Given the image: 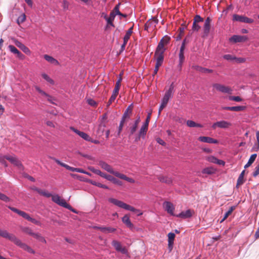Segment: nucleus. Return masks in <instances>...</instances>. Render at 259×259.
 <instances>
[{"mask_svg":"<svg viewBox=\"0 0 259 259\" xmlns=\"http://www.w3.org/2000/svg\"><path fill=\"white\" fill-rule=\"evenodd\" d=\"M0 236L9 239L11 241L13 242L15 244L29 253L32 254L35 253V251L31 247L26 243L22 242L15 235L12 234H10L6 230H2L0 229Z\"/></svg>","mask_w":259,"mask_h":259,"instance_id":"1","label":"nucleus"},{"mask_svg":"<svg viewBox=\"0 0 259 259\" xmlns=\"http://www.w3.org/2000/svg\"><path fill=\"white\" fill-rule=\"evenodd\" d=\"M99 165L104 170H106L107 171L110 172V174H113L115 177L120 178L122 180H124L129 183H134L135 182V181L131 178L127 177L126 175L120 173L117 171H114L113 169V168L109 165L108 163H106L104 161H101L99 163Z\"/></svg>","mask_w":259,"mask_h":259,"instance_id":"2","label":"nucleus"},{"mask_svg":"<svg viewBox=\"0 0 259 259\" xmlns=\"http://www.w3.org/2000/svg\"><path fill=\"white\" fill-rule=\"evenodd\" d=\"M108 201L110 203H113V204L126 210H128L131 211L135 212L136 213H139L138 215H141L142 214V212H140V210L136 209L134 207L127 204L126 203L120 201L118 200L115 198H110L108 199Z\"/></svg>","mask_w":259,"mask_h":259,"instance_id":"3","label":"nucleus"},{"mask_svg":"<svg viewBox=\"0 0 259 259\" xmlns=\"http://www.w3.org/2000/svg\"><path fill=\"white\" fill-rule=\"evenodd\" d=\"M51 197H52V201L55 203L74 212L73 209L72 208V207L69 204H68L64 199L61 198V197L58 195H52V196Z\"/></svg>","mask_w":259,"mask_h":259,"instance_id":"4","label":"nucleus"},{"mask_svg":"<svg viewBox=\"0 0 259 259\" xmlns=\"http://www.w3.org/2000/svg\"><path fill=\"white\" fill-rule=\"evenodd\" d=\"M212 87L217 91L223 93H227L228 94H232V90L229 87L225 85L215 83L212 84Z\"/></svg>","mask_w":259,"mask_h":259,"instance_id":"5","label":"nucleus"},{"mask_svg":"<svg viewBox=\"0 0 259 259\" xmlns=\"http://www.w3.org/2000/svg\"><path fill=\"white\" fill-rule=\"evenodd\" d=\"M158 22V20L155 17H153L152 19H149L145 23L144 25V29L148 32L154 29Z\"/></svg>","mask_w":259,"mask_h":259,"instance_id":"6","label":"nucleus"},{"mask_svg":"<svg viewBox=\"0 0 259 259\" xmlns=\"http://www.w3.org/2000/svg\"><path fill=\"white\" fill-rule=\"evenodd\" d=\"M174 89V83H172L170 85L169 89L165 92L162 99L161 103L166 105L167 104L169 99L172 97Z\"/></svg>","mask_w":259,"mask_h":259,"instance_id":"7","label":"nucleus"},{"mask_svg":"<svg viewBox=\"0 0 259 259\" xmlns=\"http://www.w3.org/2000/svg\"><path fill=\"white\" fill-rule=\"evenodd\" d=\"M203 18L198 15H196L193 19L192 28V30L193 31H198L201 28V26L199 25V23L203 22Z\"/></svg>","mask_w":259,"mask_h":259,"instance_id":"8","label":"nucleus"},{"mask_svg":"<svg viewBox=\"0 0 259 259\" xmlns=\"http://www.w3.org/2000/svg\"><path fill=\"white\" fill-rule=\"evenodd\" d=\"M231 126L232 123L231 122L225 120H221L213 123L211 127L213 130L216 129L217 127L226 129L230 127Z\"/></svg>","mask_w":259,"mask_h":259,"instance_id":"9","label":"nucleus"},{"mask_svg":"<svg viewBox=\"0 0 259 259\" xmlns=\"http://www.w3.org/2000/svg\"><path fill=\"white\" fill-rule=\"evenodd\" d=\"M112 245L116 251L120 252L122 254L127 253L128 251L127 249L124 246H122L120 242L114 240L112 242Z\"/></svg>","mask_w":259,"mask_h":259,"instance_id":"10","label":"nucleus"},{"mask_svg":"<svg viewBox=\"0 0 259 259\" xmlns=\"http://www.w3.org/2000/svg\"><path fill=\"white\" fill-rule=\"evenodd\" d=\"M6 158L11 163L17 166L20 170L23 169V166L22 163L15 156L6 155Z\"/></svg>","mask_w":259,"mask_h":259,"instance_id":"11","label":"nucleus"},{"mask_svg":"<svg viewBox=\"0 0 259 259\" xmlns=\"http://www.w3.org/2000/svg\"><path fill=\"white\" fill-rule=\"evenodd\" d=\"M163 207L164 209L171 215H175L174 210L175 206L174 204L169 201H165L163 203Z\"/></svg>","mask_w":259,"mask_h":259,"instance_id":"12","label":"nucleus"},{"mask_svg":"<svg viewBox=\"0 0 259 259\" xmlns=\"http://www.w3.org/2000/svg\"><path fill=\"white\" fill-rule=\"evenodd\" d=\"M233 19L234 21L244 22L246 23H252L254 21L251 18L236 14L233 15Z\"/></svg>","mask_w":259,"mask_h":259,"instance_id":"13","label":"nucleus"},{"mask_svg":"<svg viewBox=\"0 0 259 259\" xmlns=\"http://www.w3.org/2000/svg\"><path fill=\"white\" fill-rule=\"evenodd\" d=\"M211 21V19L208 17L204 21L203 29L204 35L205 36H207L210 32Z\"/></svg>","mask_w":259,"mask_h":259,"instance_id":"14","label":"nucleus"},{"mask_svg":"<svg viewBox=\"0 0 259 259\" xmlns=\"http://www.w3.org/2000/svg\"><path fill=\"white\" fill-rule=\"evenodd\" d=\"M100 176L101 177L108 180V181L112 182L114 184L117 185L118 186L122 185V182L121 181L115 178L114 177H112L111 175H107V174L102 172L101 174H100Z\"/></svg>","mask_w":259,"mask_h":259,"instance_id":"15","label":"nucleus"},{"mask_svg":"<svg viewBox=\"0 0 259 259\" xmlns=\"http://www.w3.org/2000/svg\"><path fill=\"white\" fill-rule=\"evenodd\" d=\"M70 128L72 131L75 133L76 134H77L79 137L82 138L84 140L87 141H91L92 138L87 134L83 132L79 131V130L75 128L74 127L72 126H71Z\"/></svg>","mask_w":259,"mask_h":259,"instance_id":"16","label":"nucleus"},{"mask_svg":"<svg viewBox=\"0 0 259 259\" xmlns=\"http://www.w3.org/2000/svg\"><path fill=\"white\" fill-rule=\"evenodd\" d=\"M248 40L246 36L234 35L230 38L229 40L234 43L245 42Z\"/></svg>","mask_w":259,"mask_h":259,"instance_id":"17","label":"nucleus"},{"mask_svg":"<svg viewBox=\"0 0 259 259\" xmlns=\"http://www.w3.org/2000/svg\"><path fill=\"white\" fill-rule=\"evenodd\" d=\"M11 39L13 41V42L15 44V45L18 48H19L25 53H30V51L29 49L27 47H26L24 44H23L22 43H21L19 40H18L14 37L11 38Z\"/></svg>","mask_w":259,"mask_h":259,"instance_id":"18","label":"nucleus"},{"mask_svg":"<svg viewBox=\"0 0 259 259\" xmlns=\"http://www.w3.org/2000/svg\"><path fill=\"white\" fill-rule=\"evenodd\" d=\"M34 88L36 91L38 92V93H39L42 96L46 97L47 98V100L49 102L52 104H54V103L53 102V100H54V99L52 96H51L47 93H46L45 91L42 90L39 87L36 85L34 87Z\"/></svg>","mask_w":259,"mask_h":259,"instance_id":"19","label":"nucleus"},{"mask_svg":"<svg viewBox=\"0 0 259 259\" xmlns=\"http://www.w3.org/2000/svg\"><path fill=\"white\" fill-rule=\"evenodd\" d=\"M8 207L12 211L17 213L18 214H19V215L21 216L22 217H23V218L25 219L28 221H29V219L30 218V216L28 213L23 211L20 210L12 206H9Z\"/></svg>","mask_w":259,"mask_h":259,"instance_id":"20","label":"nucleus"},{"mask_svg":"<svg viewBox=\"0 0 259 259\" xmlns=\"http://www.w3.org/2000/svg\"><path fill=\"white\" fill-rule=\"evenodd\" d=\"M8 48L10 52L14 54L17 55V57L23 60L25 58V56L23 54H22L16 47H15L13 45H9L8 46Z\"/></svg>","mask_w":259,"mask_h":259,"instance_id":"21","label":"nucleus"},{"mask_svg":"<svg viewBox=\"0 0 259 259\" xmlns=\"http://www.w3.org/2000/svg\"><path fill=\"white\" fill-rule=\"evenodd\" d=\"M198 140L204 143L218 144V141L209 137L201 136L198 138Z\"/></svg>","mask_w":259,"mask_h":259,"instance_id":"22","label":"nucleus"},{"mask_svg":"<svg viewBox=\"0 0 259 259\" xmlns=\"http://www.w3.org/2000/svg\"><path fill=\"white\" fill-rule=\"evenodd\" d=\"M192 68L193 69H194L198 72L203 73L206 74V73H211L213 72V70L212 69H209L208 68H204V67H202L198 66V65H193L192 66Z\"/></svg>","mask_w":259,"mask_h":259,"instance_id":"23","label":"nucleus"},{"mask_svg":"<svg viewBox=\"0 0 259 259\" xmlns=\"http://www.w3.org/2000/svg\"><path fill=\"white\" fill-rule=\"evenodd\" d=\"M52 159H53V160H54L57 164H58L59 165L66 168L68 170H69L71 171H75L76 172V168H74V167H71V166H70L69 165L64 163H63L61 161H60V160H59L58 159L54 158V157H50Z\"/></svg>","mask_w":259,"mask_h":259,"instance_id":"24","label":"nucleus"},{"mask_svg":"<svg viewBox=\"0 0 259 259\" xmlns=\"http://www.w3.org/2000/svg\"><path fill=\"white\" fill-rule=\"evenodd\" d=\"M206 160L211 163H215L219 165H225V162L222 160H220L213 156H209L206 158Z\"/></svg>","mask_w":259,"mask_h":259,"instance_id":"25","label":"nucleus"},{"mask_svg":"<svg viewBox=\"0 0 259 259\" xmlns=\"http://www.w3.org/2000/svg\"><path fill=\"white\" fill-rule=\"evenodd\" d=\"M157 177L160 182L165 183L168 185L171 184L172 182V180L171 178L169 177L168 176L160 175L157 176Z\"/></svg>","mask_w":259,"mask_h":259,"instance_id":"26","label":"nucleus"},{"mask_svg":"<svg viewBox=\"0 0 259 259\" xmlns=\"http://www.w3.org/2000/svg\"><path fill=\"white\" fill-rule=\"evenodd\" d=\"M168 248L171 251L173 248L174 241L175 238V234L174 233L168 234Z\"/></svg>","mask_w":259,"mask_h":259,"instance_id":"27","label":"nucleus"},{"mask_svg":"<svg viewBox=\"0 0 259 259\" xmlns=\"http://www.w3.org/2000/svg\"><path fill=\"white\" fill-rule=\"evenodd\" d=\"M164 45L159 41L155 52V55H163V53L165 50Z\"/></svg>","mask_w":259,"mask_h":259,"instance_id":"28","label":"nucleus"},{"mask_svg":"<svg viewBox=\"0 0 259 259\" xmlns=\"http://www.w3.org/2000/svg\"><path fill=\"white\" fill-rule=\"evenodd\" d=\"M193 212L190 209H188L185 211L181 212L179 214L176 215V217L183 219L189 218L192 217Z\"/></svg>","mask_w":259,"mask_h":259,"instance_id":"29","label":"nucleus"},{"mask_svg":"<svg viewBox=\"0 0 259 259\" xmlns=\"http://www.w3.org/2000/svg\"><path fill=\"white\" fill-rule=\"evenodd\" d=\"M186 27L187 25L185 24V23H183L182 24L181 27L179 28V32L177 36H176L177 40H180L182 38V37L184 33V30Z\"/></svg>","mask_w":259,"mask_h":259,"instance_id":"30","label":"nucleus"},{"mask_svg":"<svg viewBox=\"0 0 259 259\" xmlns=\"http://www.w3.org/2000/svg\"><path fill=\"white\" fill-rule=\"evenodd\" d=\"M44 57L46 61L52 64L55 65H58L59 64V62L56 59L54 58L51 56L48 55H45Z\"/></svg>","mask_w":259,"mask_h":259,"instance_id":"31","label":"nucleus"},{"mask_svg":"<svg viewBox=\"0 0 259 259\" xmlns=\"http://www.w3.org/2000/svg\"><path fill=\"white\" fill-rule=\"evenodd\" d=\"M147 131L141 127L138 136L135 138V141L138 142L140 141L141 138L144 139L146 135Z\"/></svg>","mask_w":259,"mask_h":259,"instance_id":"32","label":"nucleus"},{"mask_svg":"<svg viewBox=\"0 0 259 259\" xmlns=\"http://www.w3.org/2000/svg\"><path fill=\"white\" fill-rule=\"evenodd\" d=\"M33 238L36 239L37 240H38L39 242H40L41 243H44L46 244L47 241L45 239V238L42 236L40 233L36 232L34 233L33 236Z\"/></svg>","mask_w":259,"mask_h":259,"instance_id":"33","label":"nucleus"},{"mask_svg":"<svg viewBox=\"0 0 259 259\" xmlns=\"http://www.w3.org/2000/svg\"><path fill=\"white\" fill-rule=\"evenodd\" d=\"M245 174V170H243L241 173L240 174L236 184V188H239L241 185H242L244 182V176Z\"/></svg>","mask_w":259,"mask_h":259,"instance_id":"34","label":"nucleus"},{"mask_svg":"<svg viewBox=\"0 0 259 259\" xmlns=\"http://www.w3.org/2000/svg\"><path fill=\"white\" fill-rule=\"evenodd\" d=\"M115 16H114V15L113 14V13H110L109 17H108L106 20L107 22V25L106 26V29H107L109 27V25L111 26L112 27L115 26L114 24L113 23V22L115 18Z\"/></svg>","mask_w":259,"mask_h":259,"instance_id":"35","label":"nucleus"},{"mask_svg":"<svg viewBox=\"0 0 259 259\" xmlns=\"http://www.w3.org/2000/svg\"><path fill=\"white\" fill-rule=\"evenodd\" d=\"M122 221L123 223H124L128 227L132 228L133 227V225L131 223L130 217L128 215H125L123 216V217L122 218Z\"/></svg>","mask_w":259,"mask_h":259,"instance_id":"36","label":"nucleus"},{"mask_svg":"<svg viewBox=\"0 0 259 259\" xmlns=\"http://www.w3.org/2000/svg\"><path fill=\"white\" fill-rule=\"evenodd\" d=\"M155 56H156V62L155 64V67L159 69V67L161 66L163 59H164V56L163 55H155Z\"/></svg>","mask_w":259,"mask_h":259,"instance_id":"37","label":"nucleus"},{"mask_svg":"<svg viewBox=\"0 0 259 259\" xmlns=\"http://www.w3.org/2000/svg\"><path fill=\"white\" fill-rule=\"evenodd\" d=\"M21 231L27 234L30 236H33L34 232L33 231V230L28 227H22L21 228Z\"/></svg>","mask_w":259,"mask_h":259,"instance_id":"38","label":"nucleus"},{"mask_svg":"<svg viewBox=\"0 0 259 259\" xmlns=\"http://www.w3.org/2000/svg\"><path fill=\"white\" fill-rule=\"evenodd\" d=\"M134 25H133L131 27H130L128 30L126 32V34L123 37V40L124 41L127 42L129 40L132 33L133 30Z\"/></svg>","mask_w":259,"mask_h":259,"instance_id":"39","label":"nucleus"},{"mask_svg":"<svg viewBox=\"0 0 259 259\" xmlns=\"http://www.w3.org/2000/svg\"><path fill=\"white\" fill-rule=\"evenodd\" d=\"M100 230L104 233L107 234L114 232L116 231V229L112 227H103L100 228Z\"/></svg>","mask_w":259,"mask_h":259,"instance_id":"40","label":"nucleus"},{"mask_svg":"<svg viewBox=\"0 0 259 259\" xmlns=\"http://www.w3.org/2000/svg\"><path fill=\"white\" fill-rule=\"evenodd\" d=\"M132 110L130 109V107H128L124 113L122 117L121 120L125 121L126 119H129Z\"/></svg>","mask_w":259,"mask_h":259,"instance_id":"41","label":"nucleus"},{"mask_svg":"<svg viewBox=\"0 0 259 259\" xmlns=\"http://www.w3.org/2000/svg\"><path fill=\"white\" fill-rule=\"evenodd\" d=\"M187 125L188 126L190 127H202L203 126L199 123H197L194 121L192 120H188L187 121Z\"/></svg>","mask_w":259,"mask_h":259,"instance_id":"42","label":"nucleus"},{"mask_svg":"<svg viewBox=\"0 0 259 259\" xmlns=\"http://www.w3.org/2000/svg\"><path fill=\"white\" fill-rule=\"evenodd\" d=\"M151 113H149L146 118L145 122L144 123L143 125L141 126L142 128L148 131V125L150 122V117H151Z\"/></svg>","mask_w":259,"mask_h":259,"instance_id":"43","label":"nucleus"},{"mask_svg":"<svg viewBox=\"0 0 259 259\" xmlns=\"http://www.w3.org/2000/svg\"><path fill=\"white\" fill-rule=\"evenodd\" d=\"M215 170L212 167H206L202 170V172L203 174L211 175L214 174L215 172Z\"/></svg>","mask_w":259,"mask_h":259,"instance_id":"44","label":"nucleus"},{"mask_svg":"<svg viewBox=\"0 0 259 259\" xmlns=\"http://www.w3.org/2000/svg\"><path fill=\"white\" fill-rule=\"evenodd\" d=\"M121 5L120 3H119L114 8L113 10L111 12V13H113L114 16H115L116 15H121V13L119 11V6Z\"/></svg>","mask_w":259,"mask_h":259,"instance_id":"45","label":"nucleus"},{"mask_svg":"<svg viewBox=\"0 0 259 259\" xmlns=\"http://www.w3.org/2000/svg\"><path fill=\"white\" fill-rule=\"evenodd\" d=\"M38 194H39L40 195H42L47 198H49L51 196H52V194L50 193H49V192L45 190H42L40 189L38 192Z\"/></svg>","mask_w":259,"mask_h":259,"instance_id":"46","label":"nucleus"},{"mask_svg":"<svg viewBox=\"0 0 259 259\" xmlns=\"http://www.w3.org/2000/svg\"><path fill=\"white\" fill-rule=\"evenodd\" d=\"M170 40V37L167 35H165L161 39L160 42L162 43L164 46H166L169 42Z\"/></svg>","mask_w":259,"mask_h":259,"instance_id":"47","label":"nucleus"},{"mask_svg":"<svg viewBox=\"0 0 259 259\" xmlns=\"http://www.w3.org/2000/svg\"><path fill=\"white\" fill-rule=\"evenodd\" d=\"M234 207H233V206L229 208V210L225 213L224 217L223 219H222V220L221 221V222L222 223L223 221H224L232 213V212L234 210Z\"/></svg>","mask_w":259,"mask_h":259,"instance_id":"48","label":"nucleus"},{"mask_svg":"<svg viewBox=\"0 0 259 259\" xmlns=\"http://www.w3.org/2000/svg\"><path fill=\"white\" fill-rule=\"evenodd\" d=\"M41 76H42V77H43L44 79H45L46 81H47L48 82H49L51 84H54V80L52 78H51L49 76V75H48L47 74L42 73L41 74Z\"/></svg>","mask_w":259,"mask_h":259,"instance_id":"49","label":"nucleus"},{"mask_svg":"<svg viewBox=\"0 0 259 259\" xmlns=\"http://www.w3.org/2000/svg\"><path fill=\"white\" fill-rule=\"evenodd\" d=\"M26 20V15L25 14H22L17 19V23L20 25Z\"/></svg>","mask_w":259,"mask_h":259,"instance_id":"50","label":"nucleus"},{"mask_svg":"<svg viewBox=\"0 0 259 259\" xmlns=\"http://www.w3.org/2000/svg\"><path fill=\"white\" fill-rule=\"evenodd\" d=\"M91 183L93 185H95V186H97L98 187L106 189H109L108 186H107L106 185L102 184L100 183L96 182L95 181H91Z\"/></svg>","mask_w":259,"mask_h":259,"instance_id":"51","label":"nucleus"},{"mask_svg":"<svg viewBox=\"0 0 259 259\" xmlns=\"http://www.w3.org/2000/svg\"><path fill=\"white\" fill-rule=\"evenodd\" d=\"M138 128V126L136 125V124H133L132 125H131L130 127V136L133 135L136 131H137Z\"/></svg>","mask_w":259,"mask_h":259,"instance_id":"52","label":"nucleus"},{"mask_svg":"<svg viewBox=\"0 0 259 259\" xmlns=\"http://www.w3.org/2000/svg\"><path fill=\"white\" fill-rule=\"evenodd\" d=\"M120 85H121L120 79H118V80H117V81L115 83V86L114 89L113 90L114 92H117L119 93Z\"/></svg>","mask_w":259,"mask_h":259,"instance_id":"53","label":"nucleus"},{"mask_svg":"<svg viewBox=\"0 0 259 259\" xmlns=\"http://www.w3.org/2000/svg\"><path fill=\"white\" fill-rule=\"evenodd\" d=\"M244 109H245V107L242 106L231 107V111H240L243 110Z\"/></svg>","mask_w":259,"mask_h":259,"instance_id":"54","label":"nucleus"},{"mask_svg":"<svg viewBox=\"0 0 259 259\" xmlns=\"http://www.w3.org/2000/svg\"><path fill=\"white\" fill-rule=\"evenodd\" d=\"M105 125L104 124H100L98 130V134L100 136H102L104 132Z\"/></svg>","mask_w":259,"mask_h":259,"instance_id":"55","label":"nucleus"},{"mask_svg":"<svg viewBox=\"0 0 259 259\" xmlns=\"http://www.w3.org/2000/svg\"><path fill=\"white\" fill-rule=\"evenodd\" d=\"M179 56V65L180 66H181L185 60L184 52H180Z\"/></svg>","mask_w":259,"mask_h":259,"instance_id":"56","label":"nucleus"},{"mask_svg":"<svg viewBox=\"0 0 259 259\" xmlns=\"http://www.w3.org/2000/svg\"><path fill=\"white\" fill-rule=\"evenodd\" d=\"M223 58L227 60L232 61L236 59V57L230 54H227L223 56Z\"/></svg>","mask_w":259,"mask_h":259,"instance_id":"57","label":"nucleus"},{"mask_svg":"<svg viewBox=\"0 0 259 259\" xmlns=\"http://www.w3.org/2000/svg\"><path fill=\"white\" fill-rule=\"evenodd\" d=\"M256 137L257 140V146L256 147H254L253 149L254 151H258L259 150V131L256 133Z\"/></svg>","mask_w":259,"mask_h":259,"instance_id":"58","label":"nucleus"},{"mask_svg":"<svg viewBox=\"0 0 259 259\" xmlns=\"http://www.w3.org/2000/svg\"><path fill=\"white\" fill-rule=\"evenodd\" d=\"M229 99L231 101H234L236 102H241L242 100L239 96H230Z\"/></svg>","mask_w":259,"mask_h":259,"instance_id":"59","label":"nucleus"},{"mask_svg":"<svg viewBox=\"0 0 259 259\" xmlns=\"http://www.w3.org/2000/svg\"><path fill=\"white\" fill-rule=\"evenodd\" d=\"M0 199L5 202H9L10 201V198L8 197L1 193H0Z\"/></svg>","mask_w":259,"mask_h":259,"instance_id":"60","label":"nucleus"},{"mask_svg":"<svg viewBox=\"0 0 259 259\" xmlns=\"http://www.w3.org/2000/svg\"><path fill=\"white\" fill-rule=\"evenodd\" d=\"M89 169L92 171L93 172H94V174H96L98 175H100V174H101V172L102 171L99 170V169H95V168L93 167H89Z\"/></svg>","mask_w":259,"mask_h":259,"instance_id":"61","label":"nucleus"},{"mask_svg":"<svg viewBox=\"0 0 259 259\" xmlns=\"http://www.w3.org/2000/svg\"><path fill=\"white\" fill-rule=\"evenodd\" d=\"M259 175V164L255 167L254 171L252 173V176L254 177H256Z\"/></svg>","mask_w":259,"mask_h":259,"instance_id":"62","label":"nucleus"},{"mask_svg":"<svg viewBox=\"0 0 259 259\" xmlns=\"http://www.w3.org/2000/svg\"><path fill=\"white\" fill-rule=\"evenodd\" d=\"M118 92H114V91H113V92H112V94L110 97V98L109 99L111 101H113V102L114 101V100H115L117 96L118 95Z\"/></svg>","mask_w":259,"mask_h":259,"instance_id":"63","label":"nucleus"},{"mask_svg":"<svg viewBox=\"0 0 259 259\" xmlns=\"http://www.w3.org/2000/svg\"><path fill=\"white\" fill-rule=\"evenodd\" d=\"M62 7L64 10H67L69 7V3L67 1H63L62 3Z\"/></svg>","mask_w":259,"mask_h":259,"instance_id":"64","label":"nucleus"}]
</instances>
